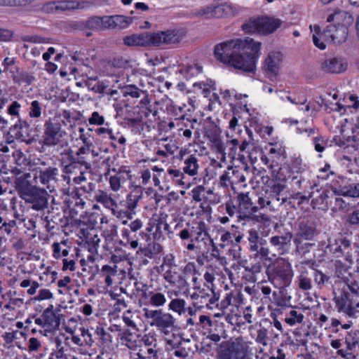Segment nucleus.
Instances as JSON below:
<instances>
[{
	"label": "nucleus",
	"mask_w": 359,
	"mask_h": 359,
	"mask_svg": "<svg viewBox=\"0 0 359 359\" xmlns=\"http://www.w3.org/2000/svg\"><path fill=\"white\" fill-rule=\"evenodd\" d=\"M317 234L318 230L313 220L307 217H303L298 220L297 231L294 238L313 241Z\"/></svg>",
	"instance_id": "412c9836"
},
{
	"label": "nucleus",
	"mask_w": 359,
	"mask_h": 359,
	"mask_svg": "<svg viewBox=\"0 0 359 359\" xmlns=\"http://www.w3.org/2000/svg\"><path fill=\"white\" fill-rule=\"evenodd\" d=\"M280 25L281 21L279 19L263 17L250 21L243 26V29L245 32L267 35L276 31Z\"/></svg>",
	"instance_id": "9b49d317"
},
{
	"label": "nucleus",
	"mask_w": 359,
	"mask_h": 359,
	"mask_svg": "<svg viewBox=\"0 0 359 359\" xmlns=\"http://www.w3.org/2000/svg\"><path fill=\"white\" fill-rule=\"evenodd\" d=\"M91 164L88 161H79L69 165H65L62 169V178L68 185H80L81 188L87 193L93 190L95 184L87 182L86 175H89L88 170Z\"/></svg>",
	"instance_id": "7ed1b4c3"
},
{
	"label": "nucleus",
	"mask_w": 359,
	"mask_h": 359,
	"mask_svg": "<svg viewBox=\"0 0 359 359\" xmlns=\"http://www.w3.org/2000/svg\"><path fill=\"white\" fill-rule=\"evenodd\" d=\"M62 169L65 165H69L70 163L76 162V156L74 154V151L70 147L65 148L60 153V159Z\"/></svg>",
	"instance_id": "8fccbe9b"
},
{
	"label": "nucleus",
	"mask_w": 359,
	"mask_h": 359,
	"mask_svg": "<svg viewBox=\"0 0 359 359\" xmlns=\"http://www.w3.org/2000/svg\"><path fill=\"white\" fill-rule=\"evenodd\" d=\"M58 172L57 168L49 167L44 170H36L29 173L32 175L31 180L33 184H36V187L41 185L51 192L53 189V183L56 182Z\"/></svg>",
	"instance_id": "4468645a"
},
{
	"label": "nucleus",
	"mask_w": 359,
	"mask_h": 359,
	"mask_svg": "<svg viewBox=\"0 0 359 359\" xmlns=\"http://www.w3.org/2000/svg\"><path fill=\"white\" fill-rule=\"evenodd\" d=\"M151 33L132 34L123 39L124 44L128 46H151Z\"/></svg>",
	"instance_id": "c85d7f7f"
},
{
	"label": "nucleus",
	"mask_w": 359,
	"mask_h": 359,
	"mask_svg": "<svg viewBox=\"0 0 359 359\" xmlns=\"http://www.w3.org/2000/svg\"><path fill=\"white\" fill-rule=\"evenodd\" d=\"M190 351V347H188L187 345H182L174 350L171 355L179 359H187L189 356Z\"/></svg>",
	"instance_id": "0e129e2a"
},
{
	"label": "nucleus",
	"mask_w": 359,
	"mask_h": 359,
	"mask_svg": "<svg viewBox=\"0 0 359 359\" xmlns=\"http://www.w3.org/2000/svg\"><path fill=\"white\" fill-rule=\"evenodd\" d=\"M203 299H198L196 302H198L203 307L206 306L212 309V305L215 304L219 300V295L215 292V290H207L205 296Z\"/></svg>",
	"instance_id": "49530a36"
},
{
	"label": "nucleus",
	"mask_w": 359,
	"mask_h": 359,
	"mask_svg": "<svg viewBox=\"0 0 359 359\" xmlns=\"http://www.w3.org/2000/svg\"><path fill=\"white\" fill-rule=\"evenodd\" d=\"M172 339H166L165 345L167 349L173 351L182 345H188L190 343L189 339H185L180 336L175 334H172Z\"/></svg>",
	"instance_id": "37998d69"
},
{
	"label": "nucleus",
	"mask_w": 359,
	"mask_h": 359,
	"mask_svg": "<svg viewBox=\"0 0 359 359\" xmlns=\"http://www.w3.org/2000/svg\"><path fill=\"white\" fill-rule=\"evenodd\" d=\"M123 180V177H122L120 175L111 176L109 180V183L111 190L114 191H118L121 187Z\"/></svg>",
	"instance_id": "774afa93"
},
{
	"label": "nucleus",
	"mask_w": 359,
	"mask_h": 359,
	"mask_svg": "<svg viewBox=\"0 0 359 359\" xmlns=\"http://www.w3.org/2000/svg\"><path fill=\"white\" fill-rule=\"evenodd\" d=\"M305 239L294 238L293 242L295 245L297 251L300 254H306L309 252L310 248L314 244L310 243H304Z\"/></svg>",
	"instance_id": "052dcab7"
},
{
	"label": "nucleus",
	"mask_w": 359,
	"mask_h": 359,
	"mask_svg": "<svg viewBox=\"0 0 359 359\" xmlns=\"http://www.w3.org/2000/svg\"><path fill=\"white\" fill-rule=\"evenodd\" d=\"M328 198L325 191H318V195L311 201V205L313 208H320V205H324Z\"/></svg>",
	"instance_id": "69168bd1"
},
{
	"label": "nucleus",
	"mask_w": 359,
	"mask_h": 359,
	"mask_svg": "<svg viewBox=\"0 0 359 359\" xmlns=\"http://www.w3.org/2000/svg\"><path fill=\"white\" fill-rule=\"evenodd\" d=\"M312 273L314 283L318 288L322 289L331 283L330 276L323 273L321 271L312 269Z\"/></svg>",
	"instance_id": "79ce46f5"
},
{
	"label": "nucleus",
	"mask_w": 359,
	"mask_h": 359,
	"mask_svg": "<svg viewBox=\"0 0 359 359\" xmlns=\"http://www.w3.org/2000/svg\"><path fill=\"white\" fill-rule=\"evenodd\" d=\"M163 246L158 243H149L142 251L144 255L151 259L159 255L163 251Z\"/></svg>",
	"instance_id": "864d4df0"
},
{
	"label": "nucleus",
	"mask_w": 359,
	"mask_h": 359,
	"mask_svg": "<svg viewBox=\"0 0 359 359\" xmlns=\"http://www.w3.org/2000/svg\"><path fill=\"white\" fill-rule=\"evenodd\" d=\"M190 228L193 241H196V242L203 241L205 243H206V241H209L212 245H215L212 239L209 236L207 225L204 222H193Z\"/></svg>",
	"instance_id": "a878e982"
},
{
	"label": "nucleus",
	"mask_w": 359,
	"mask_h": 359,
	"mask_svg": "<svg viewBox=\"0 0 359 359\" xmlns=\"http://www.w3.org/2000/svg\"><path fill=\"white\" fill-rule=\"evenodd\" d=\"M261 45L249 37L226 41L215 46V56L221 62L242 72L255 74Z\"/></svg>",
	"instance_id": "f257e3e1"
},
{
	"label": "nucleus",
	"mask_w": 359,
	"mask_h": 359,
	"mask_svg": "<svg viewBox=\"0 0 359 359\" xmlns=\"http://www.w3.org/2000/svg\"><path fill=\"white\" fill-rule=\"evenodd\" d=\"M67 133L62 128L59 120L49 118L43 124V144L47 147L67 146V142L64 140Z\"/></svg>",
	"instance_id": "423d86ee"
},
{
	"label": "nucleus",
	"mask_w": 359,
	"mask_h": 359,
	"mask_svg": "<svg viewBox=\"0 0 359 359\" xmlns=\"http://www.w3.org/2000/svg\"><path fill=\"white\" fill-rule=\"evenodd\" d=\"M311 30L314 32L313 34V42L314 45L320 50H324L326 48V45L324 41H327L323 35H321L323 32H320V28L318 25L313 27L310 26Z\"/></svg>",
	"instance_id": "de8ad7c7"
},
{
	"label": "nucleus",
	"mask_w": 359,
	"mask_h": 359,
	"mask_svg": "<svg viewBox=\"0 0 359 359\" xmlns=\"http://www.w3.org/2000/svg\"><path fill=\"white\" fill-rule=\"evenodd\" d=\"M324 37L333 43H342L346 41L348 36V27L339 23L328 25L323 32Z\"/></svg>",
	"instance_id": "aec40b11"
},
{
	"label": "nucleus",
	"mask_w": 359,
	"mask_h": 359,
	"mask_svg": "<svg viewBox=\"0 0 359 359\" xmlns=\"http://www.w3.org/2000/svg\"><path fill=\"white\" fill-rule=\"evenodd\" d=\"M21 105L17 101H13L8 107V114L18 118L17 121L10 128L9 134L11 137L22 142H26L29 138V126L25 120L20 118Z\"/></svg>",
	"instance_id": "9d476101"
},
{
	"label": "nucleus",
	"mask_w": 359,
	"mask_h": 359,
	"mask_svg": "<svg viewBox=\"0 0 359 359\" xmlns=\"http://www.w3.org/2000/svg\"><path fill=\"white\" fill-rule=\"evenodd\" d=\"M207 137L210 141L211 149L220 154V160L222 161H225L226 144L222 140L221 132L217 128L208 130L207 132Z\"/></svg>",
	"instance_id": "b1692460"
},
{
	"label": "nucleus",
	"mask_w": 359,
	"mask_h": 359,
	"mask_svg": "<svg viewBox=\"0 0 359 359\" xmlns=\"http://www.w3.org/2000/svg\"><path fill=\"white\" fill-rule=\"evenodd\" d=\"M245 130H246V133L248 135V139H245L243 140H241L240 141L239 140V144H238V149H239V152L238 154V158H245V156H244V154L246 153H249L250 151V147L251 144H252V141H253V138H252V135H253V133H252V131L249 129L248 128L246 127L245 128Z\"/></svg>",
	"instance_id": "4c0bfd02"
},
{
	"label": "nucleus",
	"mask_w": 359,
	"mask_h": 359,
	"mask_svg": "<svg viewBox=\"0 0 359 359\" xmlns=\"http://www.w3.org/2000/svg\"><path fill=\"white\" fill-rule=\"evenodd\" d=\"M266 194L270 200L273 209L276 211L284 205L288 199L285 191V185L281 183H275L266 191Z\"/></svg>",
	"instance_id": "6ab92c4d"
},
{
	"label": "nucleus",
	"mask_w": 359,
	"mask_h": 359,
	"mask_svg": "<svg viewBox=\"0 0 359 359\" xmlns=\"http://www.w3.org/2000/svg\"><path fill=\"white\" fill-rule=\"evenodd\" d=\"M205 280L204 287L207 288V290H214V281L215 280V273L212 269H208L203 275Z\"/></svg>",
	"instance_id": "680f3d73"
},
{
	"label": "nucleus",
	"mask_w": 359,
	"mask_h": 359,
	"mask_svg": "<svg viewBox=\"0 0 359 359\" xmlns=\"http://www.w3.org/2000/svg\"><path fill=\"white\" fill-rule=\"evenodd\" d=\"M168 309L178 314L179 316L185 314L187 302L184 299H172L168 305Z\"/></svg>",
	"instance_id": "ea45409f"
},
{
	"label": "nucleus",
	"mask_w": 359,
	"mask_h": 359,
	"mask_svg": "<svg viewBox=\"0 0 359 359\" xmlns=\"http://www.w3.org/2000/svg\"><path fill=\"white\" fill-rule=\"evenodd\" d=\"M202 68L197 65L184 66L180 69V73L187 79H190L201 73Z\"/></svg>",
	"instance_id": "3c124183"
},
{
	"label": "nucleus",
	"mask_w": 359,
	"mask_h": 359,
	"mask_svg": "<svg viewBox=\"0 0 359 359\" xmlns=\"http://www.w3.org/2000/svg\"><path fill=\"white\" fill-rule=\"evenodd\" d=\"M250 168L245 165L243 169L229 166L227 170L219 177V183L224 187L233 184L245 183L250 177Z\"/></svg>",
	"instance_id": "f8f14e48"
},
{
	"label": "nucleus",
	"mask_w": 359,
	"mask_h": 359,
	"mask_svg": "<svg viewBox=\"0 0 359 359\" xmlns=\"http://www.w3.org/2000/svg\"><path fill=\"white\" fill-rule=\"evenodd\" d=\"M249 346L241 338L222 342L217 353V359H252Z\"/></svg>",
	"instance_id": "6e6552de"
},
{
	"label": "nucleus",
	"mask_w": 359,
	"mask_h": 359,
	"mask_svg": "<svg viewBox=\"0 0 359 359\" xmlns=\"http://www.w3.org/2000/svg\"><path fill=\"white\" fill-rule=\"evenodd\" d=\"M101 275L104 278V283L107 286L113 284V277L117 275L116 265H104L101 269Z\"/></svg>",
	"instance_id": "a19ab883"
},
{
	"label": "nucleus",
	"mask_w": 359,
	"mask_h": 359,
	"mask_svg": "<svg viewBox=\"0 0 359 359\" xmlns=\"http://www.w3.org/2000/svg\"><path fill=\"white\" fill-rule=\"evenodd\" d=\"M199 155L187 154L185 151L181 150L180 152L179 158L183 161L182 170L184 173L194 177L196 176L199 170Z\"/></svg>",
	"instance_id": "5701e85b"
},
{
	"label": "nucleus",
	"mask_w": 359,
	"mask_h": 359,
	"mask_svg": "<svg viewBox=\"0 0 359 359\" xmlns=\"http://www.w3.org/2000/svg\"><path fill=\"white\" fill-rule=\"evenodd\" d=\"M351 242L345 238H340L336 241L335 245H331V251L337 255L339 254H348L351 250Z\"/></svg>",
	"instance_id": "e433bc0d"
},
{
	"label": "nucleus",
	"mask_w": 359,
	"mask_h": 359,
	"mask_svg": "<svg viewBox=\"0 0 359 359\" xmlns=\"http://www.w3.org/2000/svg\"><path fill=\"white\" fill-rule=\"evenodd\" d=\"M41 104L38 100H34L31 102L29 116L32 118H38L41 116Z\"/></svg>",
	"instance_id": "e2e57ef3"
},
{
	"label": "nucleus",
	"mask_w": 359,
	"mask_h": 359,
	"mask_svg": "<svg viewBox=\"0 0 359 359\" xmlns=\"http://www.w3.org/2000/svg\"><path fill=\"white\" fill-rule=\"evenodd\" d=\"M262 226L259 225L258 229L252 228L248 231V249L254 253L255 257L271 261L272 259L269 257L270 250L266 247L267 242L264 238L268 236L269 231L259 232Z\"/></svg>",
	"instance_id": "0eeeda50"
},
{
	"label": "nucleus",
	"mask_w": 359,
	"mask_h": 359,
	"mask_svg": "<svg viewBox=\"0 0 359 359\" xmlns=\"http://www.w3.org/2000/svg\"><path fill=\"white\" fill-rule=\"evenodd\" d=\"M163 279L168 283L171 287L180 288L184 286L186 283L184 278L176 268L168 269L163 274Z\"/></svg>",
	"instance_id": "c756f323"
},
{
	"label": "nucleus",
	"mask_w": 359,
	"mask_h": 359,
	"mask_svg": "<svg viewBox=\"0 0 359 359\" xmlns=\"http://www.w3.org/2000/svg\"><path fill=\"white\" fill-rule=\"evenodd\" d=\"M65 202L67 208L74 211H77V209H83L86 204L83 199L76 191L72 192L70 195H67Z\"/></svg>",
	"instance_id": "f704fd0d"
},
{
	"label": "nucleus",
	"mask_w": 359,
	"mask_h": 359,
	"mask_svg": "<svg viewBox=\"0 0 359 359\" xmlns=\"http://www.w3.org/2000/svg\"><path fill=\"white\" fill-rule=\"evenodd\" d=\"M333 192L338 196L359 198V182H355L350 178L339 177Z\"/></svg>",
	"instance_id": "f3484780"
},
{
	"label": "nucleus",
	"mask_w": 359,
	"mask_h": 359,
	"mask_svg": "<svg viewBox=\"0 0 359 359\" xmlns=\"http://www.w3.org/2000/svg\"><path fill=\"white\" fill-rule=\"evenodd\" d=\"M30 173H24L15 180V187L20 198L35 210L48 208V194L44 188L36 187L31 180Z\"/></svg>",
	"instance_id": "f03ea898"
},
{
	"label": "nucleus",
	"mask_w": 359,
	"mask_h": 359,
	"mask_svg": "<svg viewBox=\"0 0 359 359\" xmlns=\"http://www.w3.org/2000/svg\"><path fill=\"white\" fill-rule=\"evenodd\" d=\"M167 215L161 214L156 218L154 217L149 223L147 231L152 236L155 241H161L165 239V233H172L170 225L168 224Z\"/></svg>",
	"instance_id": "dca6fc26"
},
{
	"label": "nucleus",
	"mask_w": 359,
	"mask_h": 359,
	"mask_svg": "<svg viewBox=\"0 0 359 359\" xmlns=\"http://www.w3.org/2000/svg\"><path fill=\"white\" fill-rule=\"evenodd\" d=\"M283 55L278 51L269 53L264 60L262 69L267 77L273 81L278 76L280 69Z\"/></svg>",
	"instance_id": "a211bd4d"
},
{
	"label": "nucleus",
	"mask_w": 359,
	"mask_h": 359,
	"mask_svg": "<svg viewBox=\"0 0 359 359\" xmlns=\"http://www.w3.org/2000/svg\"><path fill=\"white\" fill-rule=\"evenodd\" d=\"M79 332L85 345L91 346L94 343V339H93L92 334L89 332L88 329L84 327H81L79 328Z\"/></svg>",
	"instance_id": "338daca9"
},
{
	"label": "nucleus",
	"mask_w": 359,
	"mask_h": 359,
	"mask_svg": "<svg viewBox=\"0 0 359 359\" xmlns=\"http://www.w3.org/2000/svg\"><path fill=\"white\" fill-rule=\"evenodd\" d=\"M358 344V341H346V348L339 349L337 351V354L344 359H354L355 358V355L351 352L352 349Z\"/></svg>",
	"instance_id": "5fc2aeb1"
},
{
	"label": "nucleus",
	"mask_w": 359,
	"mask_h": 359,
	"mask_svg": "<svg viewBox=\"0 0 359 359\" xmlns=\"http://www.w3.org/2000/svg\"><path fill=\"white\" fill-rule=\"evenodd\" d=\"M346 62L341 57L325 60L321 64L322 69L327 73H341L346 70Z\"/></svg>",
	"instance_id": "bb28decb"
},
{
	"label": "nucleus",
	"mask_w": 359,
	"mask_h": 359,
	"mask_svg": "<svg viewBox=\"0 0 359 359\" xmlns=\"http://www.w3.org/2000/svg\"><path fill=\"white\" fill-rule=\"evenodd\" d=\"M292 238V233L287 232L281 236L276 235L271 236L269 238V243L279 255H283L288 252Z\"/></svg>",
	"instance_id": "393cba45"
},
{
	"label": "nucleus",
	"mask_w": 359,
	"mask_h": 359,
	"mask_svg": "<svg viewBox=\"0 0 359 359\" xmlns=\"http://www.w3.org/2000/svg\"><path fill=\"white\" fill-rule=\"evenodd\" d=\"M95 200L101 203L104 208L111 210L117 208V203L111 194L106 191L97 190L95 194Z\"/></svg>",
	"instance_id": "473e14b6"
},
{
	"label": "nucleus",
	"mask_w": 359,
	"mask_h": 359,
	"mask_svg": "<svg viewBox=\"0 0 359 359\" xmlns=\"http://www.w3.org/2000/svg\"><path fill=\"white\" fill-rule=\"evenodd\" d=\"M236 198L240 217L250 219L254 213L258 211V208L252 205L249 193H240Z\"/></svg>",
	"instance_id": "4be33fe9"
},
{
	"label": "nucleus",
	"mask_w": 359,
	"mask_h": 359,
	"mask_svg": "<svg viewBox=\"0 0 359 359\" xmlns=\"http://www.w3.org/2000/svg\"><path fill=\"white\" fill-rule=\"evenodd\" d=\"M114 29H123L127 28L132 23V18L121 15H114Z\"/></svg>",
	"instance_id": "4d7b16f0"
},
{
	"label": "nucleus",
	"mask_w": 359,
	"mask_h": 359,
	"mask_svg": "<svg viewBox=\"0 0 359 359\" xmlns=\"http://www.w3.org/2000/svg\"><path fill=\"white\" fill-rule=\"evenodd\" d=\"M312 278H313L312 269H308L305 266H302L299 275L297 278L299 288L303 291L311 290Z\"/></svg>",
	"instance_id": "2f4dec72"
},
{
	"label": "nucleus",
	"mask_w": 359,
	"mask_h": 359,
	"mask_svg": "<svg viewBox=\"0 0 359 359\" xmlns=\"http://www.w3.org/2000/svg\"><path fill=\"white\" fill-rule=\"evenodd\" d=\"M144 297L147 300L148 305L154 308L163 307L167 303L165 292H162L161 289L145 292Z\"/></svg>",
	"instance_id": "cd10ccee"
},
{
	"label": "nucleus",
	"mask_w": 359,
	"mask_h": 359,
	"mask_svg": "<svg viewBox=\"0 0 359 359\" xmlns=\"http://www.w3.org/2000/svg\"><path fill=\"white\" fill-rule=\"evenodd\" d=\"M42 314L47 325V329L55 330L59 327L60 321L59 317L53 311V305H50L46 309Z\"/></svg>",
	"instance_id": "72a5a7b5"
},
{
	"label": "nucleus",
	"mask_w": 359,
	"mask_h": 359,
	"mask_svg": "<svg viewBox=\"0 0 359 359\" xmlns=\"http://www.w3.org/2000/svg\"><path fill=\"white\" fill-rule=\"evenodd\" d=\"M285 167L292 174L302 173L306 170V165L303 163L302 158L297 155L292 156Z\"/></svg>",
	"instance_id": "c9c22d12"
},
{
	"label": "nucleus",
	"mask_w": 359,
	"mask_h": 359,
	"mask_svg": "<svg viewBox=\"0 0 359 359\" xmlns=\"http://www.w3.org/2000/svg\"><path fill=\"white\" fill-rule=\"evenodd\" d=\"M237 13L236 8L229 3H224L217 6H205L201 8L195 15L205 19L212 18H222L231 16Z\"/></svg>",
	"instance_id": "ddd939ff"
},
{
	"label": "nucleus",
	"mask_w": 359,
	"mask_h": 359,
	"mask_svg": "<svg viewBox=\"0 0 359 359\" xmlns=\"http://www.w3.org/2000/svg\"><path fill=\"white\" fill-rule=\"evenodd\" d=\"M304 316L302 311L291 309L288 313H285V322L290 325L294 326L303 322Z\"/></svg>",
	"instance_id": "58836bf2"
},
{
	"label": "nucleus",
	"mask_w": 359,
	"mask_h": 359,
	"mask_svg": "<svg viewBox=\"0 0 359 359\" xmlns=\"http://www.w3.org/2000/svg\"><path fill=\"white\" fill-rule=\"evenodd\" d=\"M123 97L130 96L133 98H139L143 96L140 100V104L147 105L150 103V99L146 91H144L134 85H128L122 88Z\"/></svg>",
	"instance_id": "7c9ffc66"
},
{
	"label": "nucleus",
	"mask_w": 359,
	"mask_h": 359,
	"mask_svg": "<svg viewBox=\"0 0 359 359\" xmlns=\"http://www.w3.org/2000/svg\"><path fill=\"white\" fill-rule=\"evenodd\" d=\"M87 28L93 30L103 29V16H94L89 18L86 23Z\"/></svg>",
	"instance_id": "bf43d9fd"
},
{
	"label": "nucleus",
	"mask_w": 359,
	"mask_h": 359,
	"mask_svg": "<svg viewBox=\"0 0 359 359\" xmlns=\"http://www.w3.org/2000/svg\"><path fill=\"white\" fill-rule=\"evenodd\" d=\"M142 198V191L136 190L127 195L126 203L127 208L131 212H135L138 203Z\"/></svg>",
	"instance_id": "a18cd8bd"
},
{
	"label": "nucleus",
	"mask_w": 359,
	"mask_h": 359,
	"mask_svg": "<svg viewBox=\"0 0 359 359\" xmlns=\"http://www.w3.org/2000/svg\"><path fill=\"white\" fill-rule=\"evenodd\" d=\"M180 30L168 29L166 31L151 33V46H172L179 43L183 39Z\"/></svg>",
	"instance_id": "2eb2a0df"
},
{
	"label": "nucleus",
	"mask_w": 359,
	"mask_h": 359,
	"mask_svg": "<svg viewBox=\"0 0 359 359\" xmlns=\"http://www.w3.org/2000/svg\"><path fill=\"white\" fill-rule=\"evenodd\" d=\"M269 281L277 288L284 289L292 283L294 273L290 262L284 258L276 259L266 270Z\"/></svg>",
	"instance_id": "39448f33"
},
{
	"label": "nucleus",
	"mask_w": 359,
	"mask_h": 359,
	"mask_svg": "<svg viewBox=\"0 0 359 359\" xmlns=\"http://www.w3.org/2000/svg\"><path fill=\"white\" fill-rule=\"evenodd\" d=\"M333 300L339 312H342L350 318H359V297L348 294L343 290L339 295L335 294Z\"/></svg>",
	"instance_id": "1a4fd4ad"
},
{
	"label": "nucleus",
	"mask_w": 359,
	"mask_h": 359,
	"mask_svg": "<svg viewBox=\"0 0 359 359\" xmlns=\"http://www.w3.org/2000/svg\"><path fill=\"white\" fill-rule=\"evenodd\" d=\"M111 211L114 216L122 221V224H126L128 220L131 219L133 215L135 213V212H131L128 208L126 210H119L118 207L113 208Z\"/></svg>",
	"instance_id": "13d9d810"
},
{
	"label": "nucleus",
	"mask_w": 359,
	"mask_h": 359,
	"mask_svg": "<svg viewBox=\"0 0 359 359\" xmlns=\"http://www.w3.org/2000/svg\"><path fill=\"white\" fill-rule=\"evenodd\" d=\"M57 4L58 13L70 11L78 8L79 6L78 1L71 0L57 1Z\"/></svg>",
	"instance_id": "6e6d98bb"
},
{
	"label": "nucleus",
	"mask_w": 359,
	"mask_h": 359,
	"mask_svg": "<svg viewBox=\"0 0 359 359\" xmlns=\"http://www.w3.org/2000/svg\"><path fill=\"white\" fill-rule=\"evenodd\" d=\"M100 239L97 234L88 233L86 237V244L90 253L97 254V248Z\"/></svg>",
	"instance_id": "09e8293b"
},
{
	"label": "nucleus",
	"mask_w": 359,
	"mask_h": 359,
	"mask_svg": "<svg viewBox=\"0 0 359 359\" xmlns=\"http://www.w3.org/2000/svg\"><path fill=\"white\" fill-rule=\"evenodd\" d=\"M34 79V76L29 72L20 71L18 69H17L16 74L13 75V81L19 84L25 83L26 85H30Z\"/></svg>",
	"instance_id": "c03bdc74"
},
{
	"label": "nucleus",
	"mask_w": 359,
	"mask_h": 359,
	"mask_svg": "<svg viewBox=\"0 0 359 359\" xmlns=\"http://www.w3.org/2000/svg\"><path fill=\"white\" fill-rule=\"evenodd\" d=\"M143 316L151 327L163 336L169 337L176 331L178 326L177 319L170 313L162 309H151L144 308Z\"/></svg>",
	"instance_id": "20e7f679"
},
{
	"label": "nucleus",
	"mask_w": 359,
	"mask_h": 359,
	"mask_svg": "<svg viewBox=\"0 0 359 359\" xmlns=\"http://www.w3.org/2000/svg\"><path fill=\"white\" fill-rule=\"evenodd\" d=\"M312 142L314 149L317 152L322 153L325 151L328 144V140L325 136L317 134L312 137Z\"/></svg>",
	"instance_id": "603ef678"
}]
</instances>
